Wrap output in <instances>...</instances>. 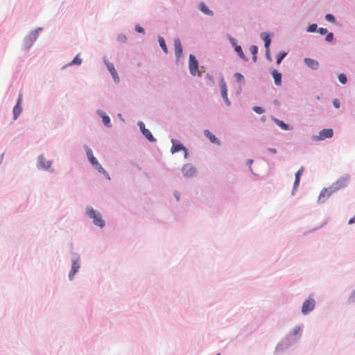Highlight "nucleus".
Wrapping results in <instances>:
<instances>
[{"label": "nucleus", "mask_w": 355, "mask_h": 355, "mask_svg": "<svg viewBox=\"0 0 355 355\" xmlns=\"http://www.w3.org/2000/svg\"><path fill=\"white\" fill-rule=\"evenodd\" d=\"M86 214L90 218L93 219V223L96 225L101 227H103L105 225V222L101 218V214L97 213L93 208H87Z\"/></svg>", "instance_id": "1"}, {"label": "nucleus", "mask_w": 355, "mask_h": 355, "mask_svg": "<svg viewBox=\"0 0 355 355\" xmlns=\"http://www.w3.org/2000/svg\"><path fill=\"white\" fill-rule=\"evenodd\" d=\"M348 181H349L348 178H346V177L341 178L330 186L331 189L335 193L336 191L346 187Z\"/></svg>", "instance_id": "2"}, {"label": "nucleus", "mask_w": 355, "mask_h": 355, "mask_svg": "<svg viewBox=\"0 0 355 355\" xmlns=\"http://www.w3.org/2000/svg\"><path fill=\"white\" fill-rule=\"evenodd\" d=\"M171 142L173 144L172 148H171V153H175L177 152H179L180 150H183L184 153V157L187 158L188 153L187 148L179 141H176L174 139L171 140Z\"/></svg>", "instance_id": "3"}, {"label": "nucleus", "mask_w": 355, "mask_h": 355, "mask_svg": "<svg viewBox=\"0 0 355 355\" xmlns=\"http://www.w3.org/2000/svg\"><path fill=\"white\" fill-rule=\"evenodd\" d=\"M315 307V301L313 298L309 297L302 305V311L304 314H306L311 311Z\"/></svg>", "instance_id": "4"}, {"label": "nucleus", "mask_w": 355, "mask_h": 355, "mask_svg": "<svg viewBox=\"0 0 355 355\" xmlns=\"http://www.w3.org/2000/svg\"><path fill=\"white\" fill-rule=\"evenodd\" d=\"M91 164L96 168L99 173L103 174L105 178H107L108 180H110L109 174L107 173V171L102 167V166L99 164L96 158L92 157V159H89Z\"/></svg>", "instance_id": "5"}, {"label": "nucleus", "mask_w": 355, "mask_h": 355, "mask_svg": "<svg viewBox=\"0 0 355 355\" xmlns=\"http://www.w3.org/2000/svg\"><path fill=\"white\" fill-rule=\"evenodd\" d=\"M189 70L190 73L195 76L198 70V63L196 57L193 55H189Z\"/></svg>", "instance_id": "6"}, {"label": "nucleus", "mask_w": 355, "mask_h": 355, "mask_svg": "<svg viewBox=\"0 0 355 355\" xmlns=\"http://www.w3.org/2000/svg\"><path fill=\"white\" fill-rule=\"evenodd\" d=\"M220 88L223 100L225 101L227 105H230V102L227 98V88L226 83L223 79L220 83Z\"/></svg>", "instance_id": "7"}, {"label": "nucleus", "mask_w": 355, "mask_h": 355, "mask_svg": "<svg viewBox=\"0 0 355 355\" xmlns=\"http://www.w3.org/2000/svg\"><path fill=\"white\" fill-rule=\"evenodd\" d=\"M334 192L331 189V187L329 188L323 189L319 196L318 200L324 202L325 200L329 198Z\"/></svg>", "instance_id": "8"}, {"label": "nucleus", "mask_w": 355, "mask_h": 355, "mask_svg": "<svg viewBox=\"0 0 355 355\" xmlns=\"http://www.w3.org/2000/svg\"><path fill=\"white\" fill-rule=\"evenodd\" d=\"M21 101H22L21 94H19V98L17 100V103L13 108V118L15 120H16L18 118V116L20 115V114L22 111V108H21Z\"/></svg>", "instance_id": "9"}, {"label": "nucleus", "mask_w": 355, "mask_h": 355, "mask_svg": "<svg viewBox=\"0 0 355 355\" xmlns=\"http://www.w3.org/2000/svg\"><path fill=\"white\" fill-rule=\"evenodd\" d=\"M333 135L334 132L332 129H323L320 132L318 140H324L327 138H331Z\"/></svg>", "instance_id": "10"}, {"label": "nucleus", "mask_w": 355, "mask_h": 355, "mask_svg": "<svg viewBox=\"0 0 355 355\" xmlns=\"http://www.w3.org/2000/svg\"><path fill=\"white\" fill-rule=\"evenodd\" d=\"M182 172L185 177H191L194 174L195 168L191 164H187L182 168Z\"/></svg>", "instance_id": "11"}, {"label": "nucleus", "mask_w": 355, "mask_h": 355, "mask_svg": "<svg viewBox=\"0 0 355 355\" xmlns=\"http://www.w3.org/2000/svg\"><path fill=\"white\" fill-rule=\"evenodd\" d=\"M106 67H107L108 71H110V73H111V75L112 76L114 80L116 83L119 82V77L117 74V72H116L113 64L107 62H106Z\"/></svg>", "instance_id": "12"}, {"label": "nucleus", "mask_w": 355, "mask_h": 355, "mask_svg": "<svg viewBox=\"0 0 355 355\" xmlns=\"http://www.w3.org/2000/svg\"><path fill=\"white\" fill-rule=\"evenodd\" d=\"M174 49L176 56L180 58L182 54V47L179 38H176L174 40Z\"/></svg>", "instance_id": "13"}, {"label": "nucleus", "mask_w": 355, "mask_h": 355, "mask_svg": "<svg viewBox=\"0 0 355 355\" xmlns=\"http://www.w3.org/2000/svg\"><path fill=\"white\" fill-rule=\"evenodd\" d=\"M272 76L274 78L275 85L280 86L282 85V73L277 71L276 69H274L272 71Z\"/></svg>", "instance_id": "14"}, {"label": "nucleus", "mask_w": 355, "mask_h": 355, "mask_svg": "<svg viewBox=\"0 0 355 355\" xmlns=\"http://www.w3.org/2000/svg\"><path fill=\"white\" fill-rule=\"evenodd\" d=\"M80 268L79 261L78 260L73 261L72 263L71 270L69 275V278L71 279L75 274Z\"/></svg>", "instance_id": "15"}, {"label": "nucleus", "mask_w": 355, "mask_h": 355, "mask_svg": "<svg viewBox=\"0 0 355 355\" xmlns=\"http://www.w3.org/2000/svg\"><path fill=\"white\" fill-rule=\"evenodd\" d=\"M303 172H304V167L302 166L295 173V180L294 184H293L294 189H296L298 187L300 181V178H301Z\"/></svg>", "instance_id": "16"}, {"label": "nucleus", "mask_w": 355, "mask_h": 355, "mask_svg": "<svg viewBox=\"0 0 355 355\" xmlns=\"http://www.w3.org/2000/svg\"><path fill=\"white\" fill-rule=\"evenodd\" d=\"M304 63L312 69H317L319 66L318 62L311 58H305Z\"/></svg>", "instance_id": "17"}, {"label": "nucleus", "mask_w": 355, "mask_h": 355, "mask_svg": "<svg viewBox=\"0 0 355 355\" xmlns=\"http://www.w3.org/2000/svg\"><path fill=\"white\" fill-rule=\"evenodd\" d=\"M204 135L210 140L211 143L219 144V141L217 138L209 130H205Z\"/></svg>", "instance_id": "18"}, {"label": "nucleus", "mask_w": 355, "mask_h": 355, "mask_svg": "<svg viewBox=\"0 0 355 355\" xmlns=\"http://www.w3.org/2000/svg\"><path fill=\"white\" fill-rule=\"evenodd\" d=\"M200 10L205 15L212 16L214 12L209 9V8L204 3H200L199 5Z\"/></svg>", "instance_id": "19"}, {"label": "nucleus", "mask_w": 355, "mask_h": 355, "mask_svg": "<svg viewBox=\"0 0 355 355\" xmlns=\"http://www.w3.org/2000/svg\"><path fill=\"white\" fill-rule=\"evenodd\" d=\"M261 37L262 40L264 41L265 47L267 49V53H268V49H269L271 40H270L269 36L264 33H261Z\"/></svg>", "instance_id": "20"}, {"label": "nucleus", "mask_w": 355, "mask_h": 355, "mask_svg": "<svg viewBox=\"0 0 355 355\" xmlns=\"http://www.w3.org/2000/svg\"><path fill=\"white\" fill-rule=\"evenodd\" d=\"M275 121L276 124L279 127H280L282 130H289V125L288 124L285 123L284 121L277 119H275Z\"/></svg>", "instance_id": "21"}, {"label": "nucleus", "mask_w": 355, "mask_h": 355, "mask_svg": "<svg viewBox=\"0 0 355 355\" xmlns=\"http://www.w3.org/2000/svg\"><path fill=\"white\" fill-rule=\"evenodd\" d=\"M142 133L148 141H155V139L154 138V137L153 136V135L151 134V132H150L149 130L144 129V130L143 131Z\"/></svg>", "instance_id": "22"}, {"label": "nucleus", "mask_w": 355, "mask_h": 355, "mask_svg": "<svg viewBox=\"0 0 355 355\" xmlns=\"http://www.w3.org/2000/svg\"><path fill=\"white\" fill-rule=\"evenodd\" d=\"M250 51L253 55V61L255 62H257V54L258 53V48L255 45H252L250 47Z\"/></svg>", "instance_id": "23"}, {"label": "nucleus", "mask_w": 355, "mask_h": 355, "mask_svg": "<svg viewBox=\"0 0 355 355\" xmlns=\"http://www.w3.org/2000/svg\"><path fill=\"white\" fill-rule=\"evenodd\" d=\"M158 42H159V46L162 48V49L163 50V51L165 53H168V49H167V46H166V44L165 43V41H164V38L162 37H159L158 38Z\"/></svg>", "instance_id": "24"}, {"label": "nucleus", "mask_w": 355, "mask_h": 355, "mask_svg": "<svg viewBox=\"0 0 355 355\" xmlns=\"http://www.w3.org/2000/svg\"><path fill=\"white\" fill-rule=\"evenodd\" d=\"M286 52H280L277 55V64H280L282 60L284 58V57L286 55Z\"/></svg>", "instance_id": "25"}, {"label": "nucleus", "mask_w": 355, "mask_h": 355, "mask_svg": "<svg viewBox=\"0 0 355 355\" xmlns=\"http://www.w3.org/2000/svg\"><path fill=\"white\" fill-rule=\"evenodd\" d=\"M235 51H236V53H238V55H239V57L243 60H245V55L242 51V49L240 46H236L235 47Z\"/></svg>", "instance_id": "26"}, {"label": "nucleus", "mask_w": 355, "mask_h": 355, "mask_svg": "<svg viewBox=\"0 0 355 355\" xmlns=\"http://www.w3.org/2000/svg\"><path fill=\"white\" fill-rule=\"evenodd\" d=\"M103 123L105 125L110 127V117L106 115H102Z\"/></svg>", "instance_id": "27"}, {"label": "nucleus", "mask_w": 355, "mask_h": 355, "mask_svg": "<svg viewBox=\"0 0 355 355\" xmlns=\"http://www.w3.org/2000/svg\"><path fill=\"white\" fill-rule=\"evenodd\" d=\"M85 151H86V154H87L88 159H90L92 157H94L92 150L89 147H85Z\"/></svg>", "instance_id": "28"}, {"label": "nucleus", "mask_w": 355, "mask_h": 355, "mask_svg": "<svg viewBox=\"0 0 355 355\" xmlns=\"http://www.w3.org/2000/svg\"><path fill=\"white\" fill-rule=\"evenodd\" d=\"M339 81L345 84L347 81V76L344 73H341L338 76Z\"/></svg>", "instance_id": "29"}, {"label": "nucleus", "mask_w": 355, "mask_h": 355, "mask_svg": "<svg viewBox=\"0 0 355 355\" xmlns=\"http://www.w3.org/2000/svg\"><path fill=\"white\" fill-rule=\"evenodd\" d=\"M82 62L81 58L78 55H76L71 61V64H80Z\"/></svg>", "instance_id": "30"}, {"label": "nucleus", "mask_w": 355, "mask_h": 355, "mask_svg": "<svg viewBox=\"0 0 355 355\" xmlns=\"http://www.w3.org/2000/svg\"><path fill=\"white\" fill-rule=\"evenodd\" d=\"M325 19L328 21H331V22H333V23L336 22V19H335V17L331 14L326 15Z\"/></svg>", "instance_id": "31"}, {"label": "nucleus", "mask_w": 355, "mask_h": 355, "mask_svg": "<svg viewBox=\"0 0 355 355\" xmlns=\"http://www.w3.org/2000/svg\"><path fill=\"white\" fill-rule=\"evenodd\" d=\"M252 110L254 112H255L257 114H262L264 112L263 109L259 106L253 107Z\"/></svg>", "instance_id": "32"}, {"label": "nucleus", "mask_w": 355, "mask_h": 355, "mask_svg": "<svg viewBox=\"0 0 355 355\" xmlns=\"http://www.w3.org/2000/svg\"><path fill=\"white\" fill-rule=\"evenodd\" d=\"M316 29H317V24H313L309 26L308 31L309 32H314L316 31Z\"/></svg>", "instance_id": "33"}, {"label": "nucleus", "mask_w": 355, "mask_h": 355, "mask_svg": "<svg viewBox=\"0 0 355 355\" xmlns=\"http://www.w3.org/2000/svg\"><path fill=\"white\" fill-rule=\"evenodd\" d=\"M43 159H44V157L43 156H40V164L45 167V168H49L50 166V164L49 163H47L46 165L44 164V163H43Z\"/></svg>", "instance_id": "34"}, {"label": "nucleus", "mask_w": 355, "mask_h": 355, "mask_svg": "<svg viewBox=\"0 0 355 355\" xmlns=\"http://www.w3.org/2000/svg\"><path fill=\"white\" fill-rule=\"evenodd\" d=\"M333 40H334V34L332 33L327 34V35L326 37V41L331 42Z\"/></svg>", "instance_id": "35"}, {"label": "nucleus", "mask_w": 355, "mask_h": 355, "mask_svg": "<svg viewBox=\"0 0 355 355\" xmlns=\"http://www.w3.org/2000/svg\"><path fill=\"white\" fill-rule=\"evenodd\" d=\"M333 104H334V106L336 108H339L340 107V101L338 99H337V98L334 99V101H333Z\"/></svg>", "instance_id": "36"}, {"label": "nucleus", "mask_w": 355, "mask_h": 355, "mask_svg": "<svg viewBox=\"0 0 355 355\" xmlns=\"http://www.w3.org/2000/svg\"><path fill=\"white\" fill-rule=\"evenodd\" d=\"M235 76L236 77V80L239 82H241L243 80V78H244L243 76L241 73H236L235 74Z\"/></svg>", "instance_id": "37"}, {"label": "nucleus", "mask_w": 355, "mask_h": 355, "mask_svg": "<svg viewBox=\"0 0 355 355\" xmlns=\"http://www.w3.org/2000/svg\"><path fill=\"white\" fill-rule=\"evenodd\" d=\"M135 30L137 32L140 33H144V29L141 26H137L135 27Z\"/></svg>", "instance_id": "38"}, {"label": "nucleus", "mask_w": 355, "mask_h": 355, "mask_svg": "<svg viewBox=\"0 0 355 355\" xmlns=\"http://www.w3.org/2000/svg\"><path fill=\"white\" fill-rule=\"evenodd\" d=\"M318 32L321 34V35H325L326 33H327V28H320L318 29Z\"/></svg>", "instance_id": "39"}, {"label": "nucleus", "mask_w": 355, "mask_h": 355, "mask_svg": "<svg viewBox=\"0 0 355 355\" xmlns=\"http://www.w3.org/2000/svg\"><path fill=\"white\" fill-rule=\"evenodd\" d=\"M302 331L300 327H295L293 330V334L297 335Z\"/></svg>", "instance_id": "40"}, {"label": "nucleus", "mask_w": 355, "mask_h": 355, "mask_svg": "<svg viewBox=\"0 0 355 355\" xmlns=\"http://www.w3.org/2000/svg\"><path fill=\"white\" fill-rule=\"evenodd\" d=\"M139 128H140V130H141V132H143L144 129H146V127H145V125L142 122H141L139 123Z\"/></svg>", "instance_id": "41"}, {"label": "nucleus", "mask_w": 355, "mask_h": 355, "mask_svg": "<svg viewBox=\"0 0 355 355\" xmlns=\"http://www.w3.org/2000/svg\"><path fill=\"white\" fill-rule=\"evenodd\" d=\"M268 150L272 154H275L277 153V150L272 148H268Z\"/></svg>", "instance_id": "42"}, {"label": "nucleus", "mask_w": 355, "mask_h": 355, "mask_svg": "<svg viewBox=\"0 0 355 355\" xmlns=\"http://www.w3.org/2000/svg\"><path fill=\"white\" fill-rule=\"evenodd\" d=\"M354 223H355V216L353 218H352L348 222L349 225H352Z\"/></svg>", "instance_id": "43"}, {"label": "nucleus", "mask_w": 355, "mask_h": 355, "mask_svg": "<svg viewBox=\"0 0 355 355\" xmlns=\"http://www.w3.org/2000/svg\"><path fill=\"white\" fill-rule=\"evenodd\" d=\"M351 300L352 301H354L355 300V291L353 292V293L352 294L351 297H350Z\"/></svg>", "instance_id": "44"}, {"label": "nucleus", "mask_w": 355, "mask_h": 355, "mask_svg": "<svg viewBox=\"0 0 355 355\" xmlns=\"http://www.w3.org/2000/svg\"><path fill=\"white\" fill-rule=\"evenodd\" d=\"M266 55H267V58L268 59H270V53L269 52L268 53L266 52Z\"/></svg>", "instance_id": "45"}, {"label": "nucleus", "mask_w": 355, "mask_h": 355, "mask_svg": "<svg viewBox=\"0 0 355 355\" xmlns=\"http://www.w3.org/2000/svg\"><path fill=\"white\" fill-rule=\"evenodd\" d=\"M175 196H176V198H177V200H179V198H180V197H179V196H178V195H176Z\"/></svg>", "instance_id": "46"}, {"label": "nucleus", "mask_w": 355, "mask_h": 355, "mask_svg": "<svg viewBox=\"0 0 355 355\" xmlns=\"http://www.w3.org/2000/svg\"><path fill=\"white\" fill-rule=\"evenodd\" d=\"M217 355H219V354H217Z\"/></svg>", "instance_id": "47"}]
</instances>
